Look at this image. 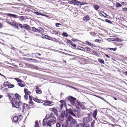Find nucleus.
I'll return each mask as SVG.
<instances>
[{"instance_id": "obj_19", "label": "nucleus", "mask_w": 127, "mask_h": 127, "mask_svg": "<svg viewBox=\"0 0 127 127\" xmlns=\"http://www.w3.org/2000/svg\"><path fill=\"white\" fill-rule=\"evenodd\" d=\"M18 121V117L17 116H14L13 119V121L15 123L17 122Z\"/></svg>"}, {"instance_id": "obj_59", "label": "nucleus", "mask_w": 127, "mask_h": 127, "mask_svg": "<svg viewBox=\"0 0 127 127\" xmlns=\"http://www.w3.org/2000/svg\"><path fill=\"white\" fill-rule=\"evenodd\" d=\"M109 118L112 121L114 120V118L112 116H110Z\"/></svg>"}, {"instance_id": "obj_32", "label": "nucleus", "mask_w": 127, "mask_h": 127, "mask_svg": "<svg viewBox=\"0 0 127 127\" xmlns=\"http://www.w3.org/2000/svg\"><path fill=\"white\" fill-rule=\"evenodd\" d=\"M115 6L117 8L119 7H121L122 6V5L119 3L116 2L115 4Z\"/></svg>"}, {"instance_id": "obj_51", "label": "nucleus", "mask_w": 127, "mask_h": 127, "mask_svg": "<svg viewBox=\"0 0 127 127\" xmlns=\"http://www.w3.org/2000/svg\"><path fill=\"white\" fill-rule=\"evenodd\" d=\"M85 49L88 51H90L91 49L89 47H85Z\"/></svg>"}, {"instance_id": "obj_9", "label": "nucleus", "mask_w": 127, "mask_h": 127, "mask_svg": "<svg viewBox=\"0 0 127 127\" xmlns=\"http://www.w3.org/2000/svg\"><path fill=\"white\" fill-rule=\"evenodd\" d=\"M7 15L8 16L10 17H12L14 18H19V16H18L17 15L14 14H12L11 13L7 14Z\"/></svg>"}, {"instance_id": "obj_18", "label": "nucleus", "mask_w": 127, "mask_h": 127, "mask_svg": "<svg viewBox=\"0 0 127 127\" xmlns=\"http://www.w3.org/2000/svg\"><path fill=\"white\" fill-rule=\"evenodd\" d=\"M11 83L9 81H6L3 84V86L4 87L8 86Z\"/></svg>"}, {"instance_id": "obj_50", "label": "nucleus", "mask_w": 127, "mask_h": 127, "mask_svg": "<svg viewBox=\"0 0 127 127\" xmlns=\"http://www.w3.org/2000/svg\"><path fill=\"white\" fill-rule=\"evenodd\" d=\"M79 47L80 48H81L80 50H82V51H84L85 50V48H84L83 47H80V46H79Z\"/></svg>"}, {"instance_id": "obj_8", "label": "nucleus", "mask_w": 127, "mask_h": 127, "mask_svg": "<svg viewBox=\"0 0 127 127\" xmlns=\"http://www.w3.org/2000/svg\"><path fill=\"white\" fill-rule=\"evenodd\" d=\"M49 116V115L47 114L46 115V117L43 120V124L44 126H45L46 123L47 124L48 119L49 118H47L46 117H48Z\"/></svg>"}, {"instance_id": "obj_52", "label": "nucleus", "mask_w": 127, "mask_h": 127, "mask_svg": "<svg viewBox=\"0 0 127 127\" xmlns=\"http://www.w3.org/2000/svg\"><path fill=\"white\" fill-rule=\"evenodd\" d=\"M59 102L61 103H63L66 102L65 100H61Z\"/></svg>"}, {"instance_id": "obj_6", "label": "nucleus", "mask_w": 127, "mask_h": 127, "mask_svg": "<svg viewBox=\"0 0 127 127\" xmlns=\"http://www.w3.org/2000/svg\"><path fill=\"white\" fill-rule=\"evenodd\" d=\"M92 120L91 117H88L84 118L83 120V121L84 123H86L90 122Z\"/></svg>"}, {"instance_id": "obj_17", "label": "nucleus", "mask_w": 127, "mask_h": 127, "mask_svg": "<svg viewBox=\"0 0 127 127\" xmlns=\"http://www.w3.org/2000/svg\"><path fill=\"white\" fill-rule=\"evenodd\" d=\"M50 110L52 111H53L55 113L57 114H58V111L57 109L55 107L50 108Z\"/></svg>"}, {"instance_id": "obj_5", "label": "nucleus", "mask_w": 127, "mask_h": 127, "mask_svg": "<svg viewBox=\"0 0 127 127\" xmlns=\"http://www.w3.org/2000/svg\"><path fill=\"white\" fill-rule=\"evenodd\" d=\"M7 22L13 27H15L18 30L19 29V28L18 26V24L17 23L16 21L14 22L12 21L11 22H10L9 21H7Z\"/></svg>"}, {"instance_id": "obj_4", "label": "nucleus", "mask_w": 127, "mask_h": 127, "mask_svg": "<svg viewBox=\"0 0 127 127\" xmlns=\"http://www.w3.org/2000/svg\"><path fill=\"white\" fill-rule=\"evenodd\" d=\"M66 111L65 114V116L67 117L68 116H70V115L73 116L75 117L76 116L75 115L73 112V110L71 108H70L69 109H67V107H66Z\"/></svg>"}, {"instance_id": "obj_56", "label": "nucleus", "mask_w": 127, "mask_h": 127, "mask_svg": "<svg viewBox=\"0 0 127 127\" xmlns=\"http://www.w3.org/2000/svg\"><path fill=\"white\" fill-rule=\"evenodd\" d=\"M64 105H62V104H61L60 105V109L61 110H62V109L63 108V107L64 106Z\"/></svg>"}, {"instance_id": "obj_49", "label": "nucleus", "mask_w": 127, "mask_h": 127, "mask_svg": "<svg viewBox=\"0 0 127 127\" xmlns=\"http://www.w3.org/2000/svg\"><path fill=\"white\" fill-rule=\"evenodd\" d=\"M105 21L107 22L108 23H109L111 24L112 23V22L110 20H109L108 19H106L105 20Z\"/></svg>"}, {"instance_id": "obj_34", "label": "nucleus", "mask_w": 127, "mask_h": 127, "mask_svg": "<svg viewBox=\"0 0 127 127\" xmlns=\"http://www.w3.org/2000/svg\"><path fill=\"white\" fill-rule=\"evenodd\" d=\"M100 14L104 17H106V16L107 15L106 13L103 11L101 12L100 13Z\"/></svg>"}, {"instance_id": "obj_38", "label": "nucleus", "mask_w": 127, "mask_h": 127, "mask_svg": "<svg viewBox=\"0 0 127 127\" xmlns=\"http://www.w3.org/2000/svg\"><path fill=\"white\" fill-rule=\"evenodd\" d=\"M62 35L63 36L67 37L68 36V34L66 32L63 33Z\"/></svg>"}, {"instance_id": "obj_23", "label": "nucleus", "mask_w": 127, "mask_h": 127, "mask_svg": "<svg viewBox=\"0 0 127 127\" xmlns=\"http://www.w3.org/2000/svg\"><path fill=\"white\" fill-rule=\"evenodd\" d=\"M93 6L96 10H98L99 8V6L97 5H94Z\"/></svg>"}, {"instance_id": "obj_35", "label": "nucleus", "mask_w": 127, "mask_h": 127, "mask_svg": "<svg viewBox=\"0 0 127 127\" xmlns=\"http://www.w3.org/2000/svg\"><path fill=\"white\" fill-rule=\"evenodd\" d=\"M36 92L37 94H41L42 93L41 90L39 89H37Z\"/></svg>"}, {"instance_id": "obj_60", "label": "nucleus", "mask_w": 127, "mask_h": 127, "mask_svg": "<svg viewBox=\"0 0 127 127\" xmlns=\"http://www.w3.org/2000/svg\"><path fill=\"white\" fill-rule=\"evenodd\" d=\"M61 103V104H62V105H64L66 107H66V102H64V103Z\"/></svg>"}, {"instance_id": "obj_63", "label": "nucleus", "mask_w": 127, "mask_h": 127, "mask_svg": "<svg viewBox=\"0 0 127 127\" xmlns=\"http://www.w3.org/2000/svg\"><path fill=\"white\" fill-rule=\"evenodd\" d=\"M19 26L22 28H23V26L22 24H19Z\"/></svg>"}, {"instance_id": "obj_2", "label": "nucleus", "mask_w": 127, "mask_h": 127, "mask_svg": "<svg viewBox=\"0 0 127 127\" xmlns=\"http://www.w3.org/2000/svg\"><path fill=\"white\" fill-rule=\"evenodd\" d=\"M66 122L67 124L72 126H74L77 123L75 119H73L71 116H69L67 118Z\"/></svg>"}, {"instance_id": "obj_29", "label": "nucleus", "mask_w": 127, "mask_h": 127, "mask_svg": "<svg viewBox=\"0 0 127 127\" xmlns=\"http://www.w3.org/2000/svg\"><path fill=\"white\" fill-rule=\"evenodd\" d=\"M18 85L19 86H20L21 87H25L26 86V84H22V83L20 82V83H19L18 84Z\"/></svg>"}, {"instance_id": "obj_47", "label": "nucleus", "mask_w": 127, "mask_h": 127, "mask_svg": "<svg viewBox=\"0 0 127 127\" xmlns=\"http://www.w3.org/2000/svg\"><path fill=\"white\" fill-rule=\"evenodd\" d=\"M28 95L27 94H25L24 96V98L26 100H28Z\"/></svg>"}, {"instance_id": "obj_42", "label": "nucleus", "mask_w": 127, "mask_h": 127, "mask_svg": "<svg viewBox=\"0 0 127 127\" xmlns=\"http://www.w3.org/2000/svg\"><path fill=\"white\" fill-rule=\"evenodd\" d=\"M90 33L91 34L94 36H95L96 35L95 33L93 32H90Z\"/></svg>"}, {"instance_id": "obj_62", "label": "nucleus", "mask_w": 127, "mask_h": 127, "mask_svg": "<svg viewBox=\"0 0 127 127\" xmlns=\"http://www.w3.org/2000/svg\"><path fill=\"white\" fill-rule=\"evenodd\" d=\"M127 10V8H124L123 9V11H126Z\"/></svg>"}, {"instance_id": "obj_58", "label": "nucleus", "mask_w": 127, "mask_h": 127, "mask_svg": "<svg viewBox=\"0 0 127 127\" xmlns=\"http://www.w3.org/2000/svg\"><path fill=\"white\" fill-rule=\"evenodd\" d=\"M4 91L5 92H7L8 91V88H5L4 90Z\"/></svg>"}, {"instance_id": "obj_28", "label": "nucleus", "mask_w": 127, "mask_h": 127, "mask_svg": "<svg viewBox=\"0 0 127 127\" xmlns=\"http://www.w3.org/2000/svg\"><path fill=\"white\" fill-rule=\"evenodd\" d=\"M29 102L28 103H32L33 102L32 99V96H29Z\"/></svg>"}, {"instance_id": "obj_48", "label": "nucleus", "mask_w": 127, "mask_h": 127, "mask_svg": "<svg viewBox=\"0 0 127 127\" xmlns=\"http://www.w3.org/2000/svg\"><path fill=\"white\" fill-rule=\"evenodd\" d=\"M23 116L22 115H20L19 116V118H18V120L19 121H20L21 119L23 118Z\"/></svg>"}, {"instance_id": "obj_64", "label": "nucleus", "mask_w": 127, "mask_h": 127, "mask_svg": "<svg viewBox=\"0 0 127 127\" xmlns=\"http://www.w3.org/2000/svg\"><path fill=\"white\" fill-rule=\"evenodd\" d=\"M62 126L63 127H69V126H68V125H65L64 124V125L63 124V125Z\"/></svg>"}, {"instance_id": "obj_46", "label": "nucleus", "mask_w": 127, "mask_h": 127, "mask_svg": "<svg viewBox=\"0 0 127 127\" xmlns=\"http://www.w3.org/2000/svg\"><path fill=\"white\" fill-rule=\"evenodd\" d=\"M67 41L68 42V43H69V44H70L71 45L73 44V43L72 42L69 40H67Z\"/></svg>"}, {"instance_id": "obj_37", "label": "nucleus", "mask_w": 127, "mask_h": 127, "mask_svg": "<svg viewBox=\"0 0 127 127\" xmlns=\"http://www.w3.org/2000/svg\"><path fill=\"white\" fill-rule=\"evenodd\" d=\"M29 105L32 108H34V103L33 102H32V103H29Z\"/></svg>"}, {"instance_id": "obj_20", "label": "nucleus", "mask_w": 127, "mask_h": 127, "mask_svg": "<svg viewBox=\"0 0 127 127\" xmlns=\"http://www.w3.org/2000/svg\"><path fill=\"white\" fill-rule=\"evenodd\" d=\"M28 107L29 106L27 104L25 103L24 104L23 109L24 110H26L28 108Z\"/></svg>"}, {"instance_id": "obj_44", "label": "nucleus", "mask_w": 127, "mask_h": 127, "mask_svg": "<svg viewBox=\"0 0 127 127\" xmlns=\"http://www.w3.org/2000/svg\"><path fill=\"white\" fill-rule=\"evenodd\" d=\"M19 20L21 21L23 20L25 18L23 16H21L20 17L19 16Z\"/></svg>"}, {"instance_id": "obj_40", "label": "nucleus", "mask_w": 127, "mask_h": 127, "mask_svg": "<svg viewBox=\"0 0 127 127\" xmlns=\"http://www.w3.org/2000/svg\"><path fill=\"white\" fill-rule=\"evenodd\" d=\"M32 31L35 32H37V29L36 28L34 27L32 28Z\"/></svg>"}, {"instance_id": "obj_12", "label": "nucleus", "mask_w": 127, "mask_h": 127, "mask_svg": "<svg viewBox=\"0 0 127 127\" xmlns=\"http://www.w3.org/2000/svg\"><path fill=\"white\" fill-rule=\"evenodd\" d=\"M83 4L81 3L80 2L76 0H74V5L77 6L79 5H82Z\"/></svg>"}, {"instance_id": "obj_39", "label": "nucleus", "mask_w": 127, "mask_h": 127, "mask_svg": "<svg viewBox=\"0 0 127 127\" xmlns=\"http://www.w3.org/2000/svg\"><path fill=\"white\" fill-rule=\"evenodd\" d=\"M14 79L15 80L17 81V82H22V81L20 79H18L17 78H15Z\"/></svg>"}, {"instance_id": "obj_54", "label": "nucleus", "mask_w": 127, "mask_h": 127, "mask_svg": "<svg viewBox=\"0 0 127 127\" xmlns=\"http://www.w3.org/2000/svg\"><path fill=\"white\" fill-rule=\"evenodd\" d=\"M61 25V24L59 23H57L56 24V26L57 27H59V26Z\"/></svg>"}, {"instance_id": "obj_13", "label": "nucleus", "mask_w": 127, "mask_h": 127, "mask_svg": "<svg viewBox=\"0 0 127 127\" xmlns=\"http://www.w3.org/2000/svg\"><path fill=\"white\" fill-rule=\"evenodd\" d=\"M23 27L25 29L29 30L31 29V27L28 25L26 24H24L23 25Z\"/></svg>"}, {"instance_id": "obj_22", "label": "nucleus", "mask_w": 127, "mask_h": 127, "mask_svg": "<svg viewBox=\"0 0 127 127\" xmlns=\"http://www.w3.org/2000/svg\"><path fill=\"white\" fill-rule=\"evenodd\" d=\"M65 111H62V112L61 113L60 115V117L61 118L63 119V118L64 117L65 115Z\"/></svg>"}, {"instance_id": "obj_1", "label": "nucleus", "mask_w": 127, "mask_h": 127, "mask_svg": "<svg viewBox=\"0 0 127 127\" xmlns=\"http://www.w3.org/2000/svg\"><path fill=\"white\" fill-rule=\"evenodd\" d=\"M48 118H50V120L48 121L46 124L47 126L50 127L56 123V119L53 113L50 114L49 116L48 117Z\"/></svg>"}, {"instance_id": "obj_15", "label": "nucleus", "mask_w": 127, "mask_h": 127, "mask_svg": "<svg viewBox=\"0 0 127 127\" xmlns=\"http://www.w3.org/2000/svg\"><path fill=\"white\" fill-rule=\"evenodd\" d=\"M33 100L39 103H42L44 102V101L40 99H38L35 98L33 99Z\"/></svg>"}, {"instance_id": "obj_45", "label": "nucleus", "mask_w": 127, "mask_h": 127, "mask_svg": "<svg viewBox=\"0 0 127 127\" xmlns=\"http://www.w3.org/2000/svg\"><path fill=\"white\" fill-rule=\"evenodd\" d=\"M14 87V85L13 84H10L9 85V86H8V87L9 88H13Z\"/></svg>"}, {"instance_id": "obj_27", "label": "nucleus", "mask_w": 127, "mask_h": 127, "mask_svg": "<svg viewBox=\"0 0 127 127\" xmlns=\"http://www.w3.org/2000/svg\"><path fill=\"white\" fill-rule=\"evenodd\" d=\"M92 53L94 55H96L98 57H99V54L97 53L94 50H93L92 51Z\"/></svg>"}, {"instance_id": "obj_57", "label": "nucleus", "mask_w": 127, "mask_h": 127, "mask_svg": "<svg viewBox=\"0 0 127 127\" xmlns=\"http://www.w3.org/2000/svg\"><path fill=\"white\" fill-rule=\"evenodd\" d=\"M60 124L59 123H57L56 124V126L57 127H60Z\"/></svg>"}, {"instance_id": "obj_31", "label": "nucleus", "mask_w": 127, "mask_h": 127, "mask_svg": "<svg viewBox=\"0 0 127 127\" xmlns=\"http://www.w3.org/2000/svg\"><path fill=\"white\" fill-rule=\"evenodd\" d=\"M85 42L86 44L87 45H88L89 46H92L95 47V46L93 44H92L91 43L87 41H86Z\"/></svg>"}, {"instance_id": "obj_30", "label": "nucleus", "mask_w": 127, "mask_h": 127, "mask_svg": "<svg viewBox=\"0 0 127 127\" xmlns=\"http://www.w3.org/2000/svg\"><path fill=\"white\" fill-rule=\"evenodd\" d=\"M98 60L100 63L103 64H104V62L103 60L102 59L99 58L98 59Z\"/></svg>"}, {"instance_id": "obj_24", "label": "nucleus", "mask_w": 127, "mask_h": 127, "mask_svg": "<svg viewBox=\"0 0 127 127\" xmlns=\"http://www.w3.org/2000/svg\"><path fill=\"white\" fill-rule=\"evenodd\" d=\"M34 127H40L38 121L36 120L35 121Z\"/></svg>"}, {"instance_id": "obj_10", "label": "nucleus", "mask_w": 127, "mask_h": 127, "mask_svg": "<svg viewBox=\"0 0 127 127\" xmlns=\"http://www.w3.org/2000/svg\"><path fill=\"white\" fill-rule=\"evenodd\" d=\"M90 19V18L89 16L87 15L84 16L83 18V20L85 22H87L89 21Z\"/></svg>"}, {"instance_id": "obj_53", "label": "nucleus", "mask_w": 127, "mask_h": 127, "mask_svg": "<svg viewBox=\"0 0 127 127\" xmlns=\"http://www.w3.org/2000/svg\"><path fill=\"white\" fill-rule=\"evenodd\" d=\"M53 32L56 34H57L58 33V32L56 31L53 30Z\"/></svg>"}, {"instance_id": "obj_61", "label": "nucleus", "mask_w": 127, "mask_h": 127, "mask_svg": "<svg viewBox=\"0 0 127 127\" xmlns=\"http://www.w3.org/2000/svg\"><path fill=\"white\" fill-rule=\"evenodd\" d=\"M34 13L36 15H39L40 14V13L37 12H35Z\"/></svg>"}, {"instance_id": "obj_43", "label": "nucleus", "mask_w": 127, "mask_h": 127, "mask_svg": "<svg viewBox=\"0 0 127 127\" xmlns=\"http://www.w3.org/2000/svg\"><path fill=\"white\" fill-rule=\"evenodd\" d=\"M74 0L69 1L68 2V3L70 4H74Z\"/></svg>"}, {"instance_id": "obj_7", "label": "nucleus", "mask_w": 127, "mask_h": 127, "mask_svg": "<svg viewBox=\"0 0 127 127\" xmlns=\"http://www.w3.org/2000/svg\"><path fill=\"white\" fill-rule=\"evenodd\" d=\"M43 104L45 105H49L51 106L53 105L54 104L53 102L51 101H49L48 100L46 101Z\"/></svg>"}, {"instance_id": "obj_14", "label": "nucleus", "mask_w": 127, "mask_h": 127, "mask_svg": "<svg viewBox=\"0 0 127 127\" xmlns=\"http://www.w3.org/2000/svg\"><path fill=\"white\" fill-rule=\"evenodd\" d=\"M24 92L25 93V94H27L29 96H31L30 95L31 93V92L29 91L27 88H25L24 89Z\"/></svg>"}, {"instance_id": "obj_26", "label": "nucleus", "mask_w": 127, "mask_h": 127, "mask_svg": "<svg viewBox=\"0 0 127 127\" xmlns=\"http://www.w3.org/2000/svg\"><path fill=\"white\" fill-rule=\"evenodd\" d=\"M7 96L8 97L9 100L12 101V99H13V98L10 93L7 94Z\"/></svg>"}, {"instance_id": "obj_3", "label": "nucleus", "mask_w": 127, "mask_h": 127, "mask_svg": "<svg viewBox=\"0 0 127 127\" xmlns=\"http://www.w3.org/2000/svg\"><path fill=\"white\" fill-rule=\"evenodd\" d=\"M21 102L20 100L17 99H14L12 101V103L13 107L17 108H19Z\"/></svg>"}, {"instance_id": "obj_33", "label": "nucleus", "mask_w": 127, "mask_h": 127, "mask_svg": "<svg viewBox=\"0 0 127 127\" xmlns=\"http://www.w3.org/2000/svg\"><path fill=\"white\" fill-rule=\"evenodd\" d=\"M47 39L49 40H51L53 41L57 42V40L54 38H52L51 37H50V38H49Z\"/></svg>"}, {"instance_id": "obj_25", "label": "nucleus", "mask_w": 127, "mask_h": 127, "mask_svg": "<svg viewBox=\"0 0 127 127\" xmlns=\"http://www.w3.org/2000/svg\"><path fill=\"white\" fill-rule=\"evenodd\" d=\"M15 96L16 98L14 99H19V100H20L21 97L18 94L16 93L15 94Z\"/></svg>"}, {"instance_id": "obj_16", "label": "nucleus", "mask_w": 127, "mask_h": 127, "mask_svg": "<svg viewBox=\"0 0 127 127\" xmlns=\"http://www.w3.org/2000/svg\"><path fill=\"white\" fill-rule=\"evenodd\" d=\"M67 99L69 100L70 101H76V98H74L71 96H70L68 97Z\"/></svg>"}, {"instance_id": "obj_36", "label": "nucleus", "mask_w": 127, "mask_h": 127, "mask_svg": "<svg viewBox=\"0 0 127 127\" xmlns=\"http://www.w3.org/2000/svg\"><path fill=\"white\" fill-rule=\"evenodd\" d=\"M107 49H108L111 50H113L114 51H116L117 49L116 47H115L114 48H108Z\"/></svg>"}, {"instance_id": "obj_11", "label": "nucleus", "mask_w": 127, "mask_h": 127, "mask_svg": "<svg viewBox=\"0 0 127 127\" xmlns=\"http://www.w3.org/2000/svg\"><path fill=\"white\" fill-rule=\"evenodd\" d=\"M98 110L97 109H95L94 111L92 116L95 119H96V115H97Z\"/></svg>"}, {"instance_id": "obj_55", "label": "nucleus", "mask_w": 127, "mask_h": 127, "mask_svg": "<svg viewBox=\"0 0 127 127\" xmlns=\"http://www.w3.org/2000/svg\"><path fill=\"white\" fill-rule=\"evenodd\" d=\"M76 101H70L71 103L73 105H74Z\"/></svg>"}, {"instance_id": "obj_41", "label": "nucleus", "mask_w": 127, "mask_h": 127, "mask_svg": "<svg viewBox=\"0 0 127 127\" xmlns=\"http://www.w3.org/2000/svg\"><path fill=\"white\" fill-rule=\"evenodd\" d=\"M76 124V127H82V125L81 124H78L77 123L75 124Z\"/></svg>"}, {"instance_id": "obj_21", "label": "nucleus", "mask_w": 127, "mask_h": 127, "mask_svg": "<svg viewBox=\"0 0 127 127\" xmlns=\"http://www.w3.org/2000/svg\"><path fill=\"white\" fill-rule=\"evenodd\" d=\"M44 32V30L41 28L39 27L37 29V32L42 33Z\"/></svg>"}]
</instances>
